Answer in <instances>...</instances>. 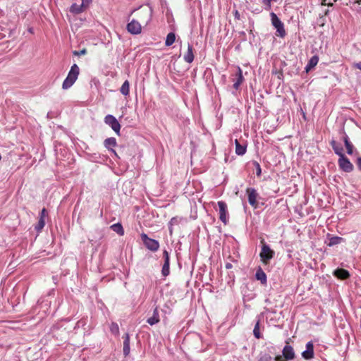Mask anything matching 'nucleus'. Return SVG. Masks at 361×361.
<instances>
[{
	"instance_id": "nucleus-1",
	"label": "nucleus",
	"mask_w": 361,
	"mask_h": 361,
	"mask_svg": "<svg viewBox=\"0 0 361 361\" xmlns=\"http://www.w3.org/2000/svg\"><path fill=\"white\" fill-rule=\"evenodd\" d=\"M79 73V67L77 64H73L71 66L66 78L63 82L62 88L64 90L70 88L77 80Z\"/></svg>"
},
{
	"instance_id": "nucleus-36",
	"label": "nucleus",
	"mask_w": 361,
	"mask_h": 361,
	"mask_svg": "<svg viewBox=\"0 0 361 361\" xmlns=\"http://www.w3.org/2000/svg\"><path fill=\"white\" fill-rule=\"evenodd\" d=\"M255 165L256 166V175L257 176H259L262 173V169H261L260 165L257 162H255Z\"/></svg>"
},
{
	"instance_id": "nucleus-12",
	"label": "nucleus",
	"mask_w": 361,
	"mask_h": 361,
	"mask_svg": "<svg viewBox=\"0 0 361 361\" xmlns=\"http://www.w3.org/2000/svg\"><path fill=\"white\" fill-rule=\"evenodd\" d=\"M302 356L305 360H310L314 357V345L312 341L306 344V350L302 352Z\"/></svg>"
},
{
	"instance_id": "nucleus-40",
	"label": "nucleus",
	"mask_w": 361,
	"mask_h": 361,
	"mask_svg": "<svg viewBox=\"0 0 361 361\" xmlns=\"http://www.w3.org/2000/svg\"><path fill=\"white\" fill-rule=\"evenodd\" d=\"M353 67L361 71V62L355 63Z\"/></svg>"
},
{
	"instance_id": "nucleus-43",
	"label": "nucleus",
	"mask_w": 361,
	"mask_h": 361,
	"mask_svg": "<svg viewBox=\"0 0 361 361\" xmlns=\"http://www.w3.org/2000/svg\"><path fill=\"white\" fill-rule=\"evenodd\" d=\"M281 356H276V361H281Z\"/></svg>"
},
{
	"instance_id": "nucleus-6",
	"label": "nucleus",
	"mask_w": 361,
	"mask_h": 361,
	"mask_svg": "<svg viewBox=\"0 0 361 361\" xmlns=\"http://www.w3.org/2000/svg\"><path fill=\"white\" fill-rule=\"evenodd\" d=\"M104 122L111 128L116 135H120L121 125L114 116L110 114L106 116Z\"/></svg>"
},
{
	"instance_id": "nucleus-32",
	"label": "nucleus",
	"mask_w": 361,
	"mask_h": 361,
	"mask_svg": "<svg viewBox=\"0 0 361 361\" xmlns=\"http://www.w3.org/2000/svg\"><path fill=\"white\" fill-rule=\"evenodd\" d=\"M44 226H45V220L44 219L39 218L37 224L35 226V230L37 232H40L42 230V228L44 227Z\"/></svg>"
},
{
	"instance_id": "nucleus-17",
	"label": "nucleus",
	"mask_w": 361,
	"mask_h": 361,
	"mask_svg": "<svg viewBox=\"0 0 361 361\" xmlns=\"http://www.w3.org/2000/svg\"><path fill=\"white\" fill-rule=\"evenodd\" d=\"M334 276L339 279H347L350 277L348 271L344 269H337L334 271Z\"/></svg>"
},
{
	"instance_id": "nucleus-21",
	"label": "nucleus",
	"mask_w": 361,
	"mask_h": 361,
	"mask_svg": "<svg viewBox=\"0 0 361 361\" xmlns=\"http://www.w3.org/2000/svg\"><path fill=\"white\" fill-rule=\"evenodd\" d=\"M123 354L125 356L128 355L130 353V336L128 333H126L123 337Z\"/></svg>"
},
{
	"instance_id": "nucleus-24",
	"label": "nucleus",
	"mask_w": 361,
	"mask_h": 361,
	"mask_svg": "<svg viewBox=\"0 0 361 361\" xmlns=\"http://www.w3.org/2000/svg\"><path fill=\"white\" fill-rule=\"evenodd\" d=\"M85 10V8L83 7V6L82 4L79 5L77 4H72V6L70 8V11L72 13H75V14L80 13L83 12Z\"/></svg>"
},
{
	"instance_id": "nucleus-10",
	"label": "nucleus",
	"mask_w": 361,
	"mask_h": 361,
	"mask_svg": "<svg viewBox=\"0 0 361 361\" xmlns=\"http://www.w3.org/2000/svg\"><path fill=\"white\" fill-rule=\"evenodd\" d=\"M218 206L219 207V219L224 225H226L228 223L227 204L223 201H219Z\"/></svg>"
},
{
	"instance_id": "nucleus-3",
	"label": "nucleus",
	"mask_w": 361,
	"mask_h": 361,
	"mask_svg": "<svg viewBox=\"0 0 361 361\" xmlns=\"http://www.w3.org/2000/svg\"><path fill=\"white\" fill-rule=\"evenodd\" d=\"M270 16L271 24L276 30V35L283 38L286 35L283 23L274 12L270 13Z\"/></svg>"
},
{
	"instance_id": "nucleus-23",
	"label": "nucleus",
	"mask_w": 361,
	"mask_h": 361,
	"mask_svg": "<svg viewBox=\"0 0 361 361\" xmlns=\"http://www.w3.org/2000/svg\"><path fill=\"white\" fill-rule=\"evenodd\" d=\"M235 153L238 155H243L246 152V145H242L240 144L239 141L236 139L235 140Z\"/></svg>"
},
{
	"instance_id": "nucleus-38",
	"label": "nucleus",
	"mask_w": 361,
	"mask_h": 361,
	"mask_svg": "<svg viewBox=\"0 0 361 361\" xmlns=\"http://www.w3.org/2000/svg\"><path fill=\"white\" fill-rule=\"evenodd\" d=\"M92 0H82V5L85 8H87Z\"/></svg>"
},
{
	"instance_id": "nucleus-9",
	"label": "nucleus",
	"mask_w": 361,
	"mask_h": 361,
	"mask_svg": "<svg viewBox=\"0 0 361 361\" xmlns=\"http://www.w3.org/2000/svg\"><path fill=\"white\" fill-rule=\"evenodd\" d=\"M339 167L345 172H351L353 170V165L345 156H341L338 159Z\"/></svg>"
},
{
	"instance_id": "nucleus-11",
	"label": "nucleus",
	"mask_w": 361,
	"mask_h": 361,
	"mask_svg": "<svg viewBox=\"0 0 361 361\" xmlns=\"http://www.w3.org/2000/svg\"><path fill=\"white\" fill-rule=\"evenodd\" d=\"M163 257L164 259V263L162 267L161 274L164 276H167L170 274V262H169V252L166 250H164L163 252Z\"/></svg>"
},
{
	"instance_id": "nucleus-39",
	"label": "nucleus",
	"mask_w": 361,
	"mask_h": 361,
	"mask_svg": "<svg viewBox=\"0 0 361 361\" xmlns=\"http://www.w3.org/2000/svg\"><path fill=\"white\" fill-rule=\"evenodd\" d=\"M357 165L358 169L361 171V157L357 158Z\"/></svg>"
},
{
	"instance_id": "nucleus-4",
	"label": "nucleus",
	"mask_w": 361,
	"mask_h": 361,
	"mask_svg": "<svg viewBox=\"0 0 361 361\" xmlns=\"http://www.w3.org/2000/svg\"><path fill=\"white\" fill-rule=\"evenodd\" d=\"M261 243L262 244V250L259 254L261 261L263 264H268L269 260L274 257V252L265 243L264 239L261 240Z\"/></svg>"
},
{
	"instance_id": "nucleus-28",
	"label": "nucleus",
	"mask_w": 361,
	"mask_h": 361,
	"mask_svg": "<svg viewBox=\"0 0 361 361\" xmlns=\"http://www.w3.org/2000/svg\"><path fill=\"white\" fill-rule=\"evenodd\" d=\"M176 40V35L173 32H169L167 36L165 41L166 46H171L172 45Z\"/></svg>"
},
{
	"instance_id": "nucleus-25",
	"label": "nucleus",
	"mask_w": 361,
	"mask_h": 361,
	"mask_svg": "<svg viewBox=\"0 0 361 361\" xmlns=\"http://www.w3.org/2000/svg\"><path fill=\"white\" fill-rule=\"evenodd\" d=\"M331 145L336 154L339 156V157H341V156H345L343 154V147L338 145H337L336 142L333 140L331 142Z\"/></svg>"
},
{
	"instance_id": "nucleus-14",
	"label": "nucleus",
	"mask_w": 361,
	"mask_h": 361,
	"mask_svg": "<svg viewBox=\"0 0 361 361\" xmlns=\"http://www.w3.org/2000/svg\"><path fill=\"white\" fill-rule=\"evenodd\" d=\"M184 61L188 63H191L194 60L193 48L191 44H188V50L183 56Z\"/></svg>"
},
{
	"instance_id": "nucleus-30",
	"label": "nucleus",
	"mask_w": 361,
	"mask_h": 361,
	"mask_svg": "<svg viewBox=\"0 0 361 361\" xmlns=\"http://www.w3.org/2000/svg\"><path fill=\"white\" fill-rule=\"evenodd\" d=\"M253 334H254L255 337L258 339L261 338V333L259 331V321H257V322L256 323V324L255 326V328L253 330Z\"/></svg>"
},
{
	"instance_id": "nucleus-8",
	"label": "nucleus",
	"mask_w": 361,
	"mask_h": 361,
	"mask_svg": "<svg viewBox=\"0 0 361 361\" xmlns=\"http://www.w3.org/2000/svg\"><path fill=\"white\" fill-rule=\"evenodd\" d=\"M127 30L132 35H138L142 32V24L137 20H132L127 25Z\"/></svg>"
},
{
	"instance_id": "nucleus-26",
	"label": "nucleus",
	"mask_w": 361,
	"mask_h": 361,
	"mask_svg": "<svg viewBox=\"0 0 361 361\" xmlns=\"http://www.w3.org/2000/svg\"><path fill=\"white\" fill-rule=\"evenodd\" d=\"M111 229L122 236L124 235V230L123 226L120 223H116L111 226Z\"/></svg>"
},
{
	"instance_id": "nucleus-15",
	"label": "nucleus",
	"mask_w": 361,
	"mask_h": 361,
	"mask_svg": "<svg viewBox=\"0 0 361 361\" xmlns=\"http://www.w3.org/2000/svg\"><path fill=\"white\" fill-rule=\"evenodd\" d=\"M244 80V78L243 75L242 69L240 67H238L237 73L235 74V80L233 84V87L235 90H238L239 86L243 83Z\"/></svg>"
},
{
	"instance_id": "nucleus-13",
	"label": "nucleus",
	"mask_w": 361,
	"mask_h": 361,
	"mask_svg": "<svg viewBox=\"0 0 361 361\" xmlns=\"http://www.w3.org/2000/svg\"><path fill=\"white\" fill-rule=\"evenodd\" d=\"M283 355L286 360H293L295 357L293 348L288 345V342L283 349Z\"/></svg>"
},
{
	"instance_id": "nucleus-22",
	"label": "nucleus",
	"mask_w": 361,
	"mask_h": 361,
	"mask_svg": "<svg viewBox=\"0 0 361 361\" xmlns=\"http://www.w3.org/2000/svg\"><path fill=\"white\" fill-rule=\"evenodd\" d=\"M319 62V57L317 56H313L309 61L307 65L305 67L306 72H309Z\"/></svg>"
},
{
	"instance_id": "nucleus-34",
	"label": "nucleus",
	"mask_w": 361,
	"mask_h": 361,
	"mask_svg": "<svg viewBox=\"0 0 361 361\" xmlns=\"http://www.w3.org/2000/svg\"><path fill=\"white\" fill-rule=\"evenodd\" d=\"M271 357L269 354L261 355L258 361H271Z\"/></svg>"
},
{
	"instance_id": "nucleus-44",
	"label": "nucleus",
	"mask_w": 361,
	"mask_h": 361,
	"mask_svg": "<svg viewBox=\"0 0 361 361\" xmlns=\"http://www.w3.org/2000/svg\"><path fill=\"white\" fill-rule=\"evenodd\" d=\"M357 4H361V0H357L356 1Z\"/></svg>"
},
{
	"instance_id": "nucleus-29",
	"label": "nucleus",
	"mask_w": 361,
	"mask_h": 361,
	"mask_svg": "<svg viewBox=\"0 0 361 361\" xmlns=\"http://www.w3.org/2000/svg\"><path fill=\"white\" fill-rule=\"evenodd\" d=\"M343 238L338 236H334L329 238V242L328 243L329 246H333L337 244H339L342 242Z\"/></svg>"
},
{
	"instance_id": "nucleus-35",
	"label": "nucleus",
	"mask_w": 361,
	"mask_h": 361,
	"mask_svg": "<svg viewBox=\"0 0 361 361\" xmlns=\"http://www.w3.org/2000/svg\"><path fill=\"white\" fill-rule=\"evenodd\" d=\"M86 53H87V50H86V49H82V50H80V51H73V54H74L75 56L84 55V54H85Z\"/></svg>"
},
{
	"instance_id": "nucleus-42",
	"label": "nucleus",
	"mask_w": 361,
	"mask_h": 361,
	"mask_svg": "<svg viewBox=\"0 0 361 361\" xmlns=\"http://www.w3.org/2000/svg\"><path fill=\"white\" fill-rule=\"evenodd\" d=\"M322 5H329V4L326 3V0H322Z\"/></svg>"
},
{
	"instance_id": "nucleus-20",
	"label": "nucleus",
	"mask_w": 361,
	"mask_h": 361,
	"mask_svg": "<svg viewBox=\"0 0 361 361\" xmlns=\"http://www.w3.org/2000/svg\"><path fill=\"white\" fill-rule=\"evenodd\" d=\"M343 142L345 143V146L347 149V153L350 155L353 154V149L354 146L350 142L348 136L344 133V136L343 137Z\"/></svg>"
},
{
	"instance_id": "nucleus-37",
	"label": "nucleus",
	"mask_w": 361,
	"mask_h": 361,
	"mask_svg": "<svg viewBox=\"0 0 361 361\" xmlns=\"http://www.w3.org/2000/svg\"><path fill=\"white\" fill-rule=\"evenodd\" d=\"M47 211L45 208H43L41 211V213H40V216L39 218L40 219H45V217L47 216Z\"/></svg>"
},
{
	"instance_id": "nucleus-7",
	"label": "nucleus",
	"mask_w": 361,
	"mask_h": 361,
	"mask_svg": "<svg viewBox=\"0 0 361 361\" xmlns=\"http://www.w3.org/2000/svg\"><path fill=\"white\" fill-rule=\"evenodd\" d=\"M246 193L247 195L249 204L254 208H257L258 207L257 198L259 197L257 190L255 188H248L246 190Z\"/></svg>"
},
{
	"instance_id": "nucleus-31",
	"label": "nucleus",
	"mask_w": 361,
	"mask_h": 361,
	"mask_svg": "<svg viewBox=\"0 0 361 361\" xmlns=\"http://www.w3.org/2000/svg\"><path fill=\"white\" fill-rule=\"evenodd\" d=\"M110 331L113 334H119V327L116 323L112 322L110 325Z\"/></svg>"
},
{
	"instance_id": "nucleus-5",
	"label": "nucleus",
	"mask_w": 361,
	"mask_h": 361,
	"mask_svg": "<svg viewBox=\"0 0 361 361\" xmlns=\"http://www.w3.org/2000/svg\"><path fill=\"white\" fill-rule=\"evenodd\" d=\"M141 238L145 245L151 251L156 252L159 250V243L157 240L149 238L145 233L141 235Z\"/></svg>"
},
{
	"instance_id": "nucleus-2",
	"label": "nucleus",
	"mask_w": 361,
	"mask_h": 361,
	"mask_svg": "<svg viewBox=\"0 0 361 361\" xmlns=\"http://www.w3.org/2000/svg\"><path fill=\"white\" fill-rule=\"evenodd\" d=\"M137 20L141 24L147 25L152 19V10L149 7L141 6L135 13Z\"/></svg>"
},
{
	"instance_id": "nucleus-18",
	"label": "nucleus",
	"mask_w": 361,
	"mask_h": 361,
	"mask_svg": "<svg viewBox=\"0 0 361 361\" xmlns=\"http://www.w3.org/2000/svg\"><path fill=\"white\" fill-rule=\"evenodd\" d=\"M255 277L258 281H260L262 285H266L267 282V275L261 267L257 269Z\"/></svg>"
},
{
	"instance_id": "nucleus-16",
	"label": "nucleus",
	"mask_w": 361,
	"mask_h": 361,
	"mask_svg": "<svg viewBox=\"0 0 361 361\" xmlns=\"http://www.w3.org/2000/svg\"><path fill=\"white\" fill-rule=\"evenodd\" d=\"M104 145L105 147H106L109 150H111L116 156H117L116 151L111 149V147H116L117 145L115 137L106 138L104 142Z\"/></svg>"
},
{
	"instance_id": "nucleus-33",
	"label": "nucleus",
	"mask_w": 361,
	"mask_h": 361,
	"mask_svg": "<svg viewBox=\"0 0 361 361\" xmlns=\"http://www.w3.org/2000/svg\"><path fill=\"white\" fill-rule=\"evenodd\" d=\"M278 0H262V4L266 6L267 10H270L271 6V2H276Z\"/></svg>"
},
{
	"instance_id": "nucleus-27",
	"label": "nucleus",
	"mask_w": 361,
	"mask_h": 361,
	"mask_svg": "<svg viewBox=\"0 0 361 361\" xmlns=\"http://www.w3.org/2000/svg\"><path fill=\"white\" fill-rule=\"evenodd\" d=\"M120 92L124 96H128L130 93V83L128 80H126L120 89Z\"/></svg>"
},
{
	"instance_id": "nucleus-19",
	"label": "nucleus",
	"mask_w": 361,
	"mask_h": 361,
	"mask_svg": "<svg viewBox=\"0 0 361 361\" xmlns=\"http://www.w3.org/2000/svg\"><path fill=\"white\" fill-rule=\"evenodd\" d=\"M160 321V319H159V311H158V309L157 307H156L154 310V312H153V315L152 317L148 318V319L147 320V322L149 324V325H154L157 323H159Z\"/></svg>"
},
{
	"instance_id": "nucleus-41",
	"label": "nucleus",
	"mask_w": 361,
	"mask_h": 361,
	"mask_svg": "<svg viewBox=\"0 0 361 361\" xmlns=\"http://www.w3.org/2000/svg\"><path fill=\"white\" fill-rule=\"evenodd\" d=\"M234 16H235V18L236 19L240 20V13H239L238 11L235 10V11H234Z\"/></svg>"
}]
</instances>
